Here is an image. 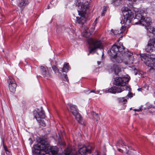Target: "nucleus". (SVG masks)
<instances>
[{
    "label": "nucleus",
    "mask_w": 155,
    "mask_h": 155,
    "mask_svg": "<svg viewBox=\"0 0 155 155\" xmlns=\"http://www.w3.org/2000/svg\"><path fill=\"white\" fill-rule=\"evenodd\" d=\"M91 33L88 31L84 30L82 34V35L84 37L88 38L90 35Z\"/></svg>",
    "instance_id": "nucleus-25"
},
{
    "label": "nucleus",
    "mask_w": 155,
    "mask_h": 155,
    "mask_svg": "<svg viewBox=\"0 0 155 155\" xmlns=\"http://www.w3.org/2000/svg\"><path fill=\"white\" fill-rule=\"evenodd\" d=\"M127 28H122V26H121V28L120 30V31L118 30H114L112 29L111 30V31L113 33L114 35H117V34H119L120 33H123L124 31L127 29Z\"/></svg>",
    "instance_id": "nucleus-16"
},
{
    "label": "nucleus",
    "mask_w": 155,
    "mask_h": 155,
    "mask_svg": "<svg viewBox=\"0 0 155 155\" xmlns=\"http://www.w3.org/2000/svg\"><path fill=\"white\" fill-rule=\"evenodd\" d=\"M138 23L137 22H136L135 23V24H138Z\"/></svg>",
    "instance_id": "nucleus-51"
},
{
    "label": "nucleus",
    "mask_w": 155,
    "mask_h": 155,
    "mask_svg": "<svg viewBox=\"0 0 155 155\" xmlns=\"http://www.w3.org/2000/svg\"><path fill=\"white\" fill-rule=\"evenodd\" d=\"M148 27L146 28L147 32L151 33L153 35H155V29L153 26H147Z\"/></svg>",
    "instance_id": "nucleus-22"
},
{
    "label": "nucleus",
    "mask_w": 155,
    "mask_h": 155,
    "mask_svg": "<svg viewBox=\"0 0 155 155\" xmlns=\"http://www.w3.org/2000/svg\"><path fill=\"white\" fill-rule=\"evenodd\" d=\"M68 105L70 107L71 112L73 115L77 114V112H78V109L75 105L71 104H68Z\"/></svg>",
    "instance_id": "nucleus-13"
},
{
    "label": "nucleus",
    "mask_w": 155,
    "mask_h": 155,
    "mask_svg": "<svg viewBox=\"0 0 155 155\" xmlns=\"http://www.w3.org/2000/svg\"><path fill=\"white\" fill-rule=\"evenodd\" d=\"M29 3V0H21L18 5L21 10H23Z\"/></svg>",
    "instance_id": "nucleus-12"
},
{
    "label": "nucleus",
    "mask_w": 155,
    "mask_h": 155,
    "mask_svg": "<svg viewBox=\"0 0 155 155\" xmlns=\"http://www.w3.org/2000/svg\"><path fill=\"white\" fill-rule=\"evenodd\" d=\"M137 74V73H135V75H136Z\"/></svg>",
    "instance_id": "nucleus-52"
},
{
    "label": "nucleus",
    "mask_w": 155,
    "mask_h": 155,
    "mask_svg": "<svg viewBox=\"0 0 155 155\" xmlns=\"http://www.w3.org/2000/svg\"><path fill=\"white\" fill-rule=\"evenodd\" d=\"M5 152H6L7 151H9L8 149V148L7 149H6L5 150Z\"/></svg>",
    "instance_id": "nucleus-49"
},
{
    "label": "nucleus",
    "mask_w": 155,
    "mask_h": 155,
    "mask_svg": "<svg viewBox=\"0 0 155 155\" xmlns=\"http://www.w3.org/2000/svg\"><path fill=\"white\" fill-rule=\"evenodd\" d=\"M68 63L64 64L62 69V71L63 72H67L69 70V65Z\"/></svg>",
    "instance_id": "nucleus-23"
},
{
    "label": "nucleus",
    "mask_w": 155,
    "mask_h": 155,
    "mask_svg": "<svg viewBox=\"0 0 155 155\" xmlns=\"http://www.w3.org/2000/svg\"><path fill=\"white\" fill-rule=\"evenodd\" d=\"M74 115L75 117L76 120L80 123L81 124H82L83 121H82V118L80 114L78 113V112H77V114H76Z\"/></svg>",
    "instance_id": "nucleus-20"
},
{
    "label": "nucleus",
    "mask_w": 155,
    "mask_h": 155,
    "mask_svg": "<svg viewBox=\"0 0 155 155\" xmlns=\"http://www.w3.org/2000/svg\"><path fill=\"white\" fill-rule=\"evenodd\" d=\"M143 87L144 88V89L145 91H148L149 90V88H150V87L148 85L146 84Z\"/></svg>",
    "instance_id": "nucleus-33"
},
{
    "label": "nucleus",
    "mask_w": 155,
    "mask_h": 155,
    "mask_svg": "<svg viewBox=\"0 0 155 155\" xmlns=\"http://www.w3.org/2000/svg\"><path fill=\"white\" fill-rule=\"evenodd\" d=\"M87 40L89 45L90 53L95 51L97 49L102 48V42L100 40L92 38H89Z\"/></svg>",
    "instance_id": "nucleus-6"
},
{
    "label": "nucleus",
    "mask_w": 155,
    "mask_h": 155,
    "mask_svg": "<svg viewBox=\"0 0 155 155\" xmlns=\"http://www.w3.org/2000/svg\"><path fill=\"white\" fill-rule=\"evenodd\" d=\"M42 126H45V121L43 120H41V119L39 121H37Z\"/></svg>",
    "instance_id": "nucleus-31"
},
{
    "label": "nucleus",
    "mask_w": 155,
    "mask_h": 155,
    "mask_svg": "<svg viewBox=\"0 0 155 155\" xmlns=\"http://www.w3.org/2000/svg\"><path fill=\"white\" fill-rule=\"evenodd\" d=\"M94 92V90H91V92Z\"/></svg>",
    "instance_id": "nucleus-50"
},
{
    "label": "nucleus",
    "mask_w": 155,
    "mask_h": 155,
    "mask_svg": "<svg viewBox=\"0 0 155 155\" xmlns=\"http://www.w3.org/2000/svg\"><path fill=\"white\" fill-rule=\"evenodd\" d=\"M137 0H132V2H136Z\"/></svg>",
    "instance_id": "nucleus-46"
},
{
    "label": "nucleus",
    "mask_w": 155,
    "mask_h": 155,
    "mask_svg": "<svg viewBox=\"0 0 155 155\" xmlns=\"http://www.w3.org/2000/svg\"><path fill=\"white\" fill-rule=\"evenodd\" d=\"M17 87L16 84H13L11 85H9L8 87L10 91L12 92H14L15 91L16 88Z\"/></svg>",
    "instance_id": "nucleus-18"
},
{
    "label": "nucleus",
    "mask_w": 155,
    "mask_h": 155,
    "mask_svg": "<svg viewBox=\"0 0 155 155\" xmlns=\"http://www.w3.org/2000/svg\"><path fill=\"white\" fill-rule=\"evenodd\" d=\"M97 63L98 65H99L101 63V62L100 61H98L97 62Z\"/></svg>",
    "instance_id": "nucleus-44"
},
{
    "label": "nucleus",
    "mask_w": 155,
    "mask_h": 155,
    "mask_svg": "<svg viewBox=\"0 0 155 155\" xmlns=\"http://www.w3.org/2000/svg\"><path fill=\"white\" fill-rule=\"evenodd\" d=\"M5 152H6L7 151H9L8 149V148L7 149H6L5 150Z\"/></svg>",
    "instance_id": "nucleus-48"
},
{
    "label": "nucleus",
    "mask_w": 155,
    "mask_h": 155,
    "mask_svg": "<svg viewBox=\"0 0 155 155\" xmlns=\"http://www.w3.org/2000/svg\"><path fill=\"white\" fill-rule=\"evenodd\" d=\"M142 109L141 108H140L139 109H134V110L135 111L139 112L141 111Z\"/></svg>",
    "instance_id": "nucleus-36"
},
{
    "label": "nucleus",
    "mask_w": 155,
    "mask_h": 155,
    "mask_svg": "<svg viewBox=\"0 0 155 155\" xmlns=\"http://www.w3.org/2000/svg\"><path fill=\"white\" fill-rule=\"evenodd\" d=\"M144 90V88L143 87L141 88H139L137 89V90L138 91H142V90Z\"/></svg>",
    "instance_id": "nucleus-37"
},
{
    "label": "nucleus",
    "mask_w": 155,
    "mask_h": 155,
    "mask_svg": "<svg viewBox=\"0 0 155 155\" xmlns=\"http://www.w3.org/2000/svg\"><path fill=\"white\" fill-rule=\"evenodd\" d=\"M145 50L148 52H151L155 50V47L150 41H149L147 46L145 48Z\"/></svg>",
    "instance_id": "nucleus-11"
},
{
    "label": "nucleus",
    "mask_w": 155,
    "mask_h": 155,
    "mask_svg": "<svg viewBox=\"0 0 155 155\" xmlns=\"http://www.w3.org/2000/svg\"><path fill=\"white\" fill-rule=\"evenodd\" d=\"M71 153V150L69 148H67L64 151V153L66 155H68L70 154Z\"/></svg>",
    "instance_id": "nucleus-29"
},
{
    "label": "nucleus",
    "mask_w": 155,
    "mask_h": 155,
    "mask_svg": "<svg viewBox=\"0 0 155 155\" xmlns=\"http://www.w3.org/2000/svg\"><path fill=\"white\" fill-rule=\"evenodd\" d=\"M52 68L54 72L55 73H56L59 72V70L55 65H53L52 66Z\"/></svg>",
    "instance_id": "nucleus-30"
},
{
    "label": "nucleus",
    "mask_w": 155,
    "mask_h": 155,
    "mask_svg": "<svg viewBox=\"0 0 155 155\" xmlns=\"http://www.w3.org/2000/svg\"><path fill=\"white\" fill-rule=\"evenodd\" d=\"M97 21V19H96V20H95V21H94V24H96V21Z\"/></svg>",
    "instance_id": "nucleus-47"
},
{
    "label": "nucleus",
    "mask_w": 155,
    "mask_h": 155,
    "mask_svg": "<svg viewBox=\"0 0 155 155\" xmlns=\"http://www.w3.org/2000/svg\"><path fill=\"white\" fill-rule=\"evenodd\" d=\"M51 8L50 5H48V8L49 9Z\"/></svg>",
    "instance_id": "nucleus-45"
},
{
    "label": "nucleus",
    "mask_w": 155,
    "mask_h": 155,
    "mask_svg": "<svg viewBox=\"0 0 155 155\" xmlns=\"http://www.w3.org/2000/svg\"><path fill=\"white\" fill-rule=\"evenodd\" d=\"M147 13V10L145 9L140 10L135 13V18L139 20V24L145 26V28L149 26L151 23L150 18L145 17Z\"/></svg>",
    "instance_id": "nucleus-5"
},
{
    "label": "nucleus",
    "mask_w": 155,
    "mask_h": 155,
    "mask_svg": "<svg viewBox=\"0 0 155 155\" xmlns=\"http://www.w3.org/2000/svg\"><path fill=\"white\" fill-rule=\"evenodd\" d=\"M64 78L67 81H68V78L66 74H64Z\"/></svg>",
    "instance_id": "nucleus-38"
},
{
    "label": "nucleus",
    "mask_w": 155,
    "mask_h": 155,
    "mask_svg": "<svg viewBox=\"0 0 155 155\" xmlns=\"http://www.w3.org/2000/svg\"><path fill=\"white\" fill-rule=\"evenodd\" d=\"M124 17V20L120 21L122 28H128L129 24L134 17V13L128 8L124 7L121 9Z\"/></svg>",
    "instance_id": "nucleus-4"
},
{
    "label": "nucleus",
    "mask_w": 155,
    "mask_h": 155,
    "mask_svg": "<svg viewBox=\"0 0 155 155\" xmlns=\"http://www.w3.org/2000/svg\"><path fill=\"white\" fill-rule=\"evenodd\" d=\"M88 4L89 3L88 1L84 3H82L81 6V7L83 10L81 11H84L86 13V9L87 8Z\"/></svg>",
    "instance_id": "nucleus-21"
},
{
    "label": "nucleus",
    "mask_w": 155,
    "mask_h": 155,
    "mask_svg": "<svg viewBox=\"0 0 155 155\" xmlns=\"http://www.w3.org/2000/svg\"><path fill=\"white\" fill-rule=\"evenodd\" d=\"M127 153H128V154L127 155H134V154L132 153H129L127 152Z\"/></svg>",
    "instance_id": "nucleus-43"
},
{
    "label": "nucleus",
    "mask_w": 155,
    "mask_h": 155,
    "mask_svg": "<svg viewBox=\"0 0 155 155\" xmlns=\"http://www.w3.org/2000/svg\"><path fill=\"white\" fill-rule=\"evenodd\" d=\"M103 11H104V12H105L106 11V8L105 7H104V9L103 10Z\"/></svg>",
    "instance_id": "nucleus-42"
},
{
    "label": "nucleus",
    "mask_w": 155,
    "mask_h": 155,
    "mask_svg": "<svg viewBox=\"0 0 155 155\" xmlns=\"http://www.w3.org/2000/svg\"><path fill=\"white\" fill-rule=\"evenodd\" d=\"M105 12H104V11H102V12L101 13V15L102 16H103L104 15L105 13Z\"/></svg>",
    "instance_id": "nucleus-39"
},
{
    "label": "nucleus",
    "mask_w": 155,
    "mask_h": 155,
    "mask_svg": "<svg viewBox=\"0 0 155 155\" xmlns=\"http://www.w3.org/2000/svg\"><path fill=\"white\" fill-rule=\"evenodd\" d=\"M118 100L119 102L123 104H125L127 101V99L124 97L120 98L118 99Z\"/></svg>",
    "instance_id": "nucleus-28"
},
{
    "label": "nucleus",
    "mask_w": 155,
    "mask_h": 155,
    "mask_svg": "<svg viewBox=\"0 0 155 155\" xmlns=\"http://www.w3.org/2000/svg\"><path fill=\"white\" fill-rule=\"evenodd\" d=\"M129 81L128 78L125 77H117L115 80L114 84L116 85L120 86V87H114L106 90V92H109L112 94L120 93L126 89L130 90V87L126 86Z\"/></svg>",
    "instance_id": "nucleus-3"
},
{
    "label": "nucleus",
    "mask_w": 155,
    "mask_h": 155,
    "mask_svg": "<svg viewBox=\"0 0 155 155\" xmlns=\"http://www.w3.org/2000/svg\"><path fill=\"white\" fill-rule=\"evenodd\" d=\"M123 145H124L125 146H126L125 143H124L122 140H119V141L117 142L116 144V145L117 146H119L120 147V145L122 146Z\"/></svg>",
    "instance_id": "nucleus-26"
},
{
    "label": "nucleus",
    "mask_w": 155,
    "mask_h": 155,
    "mask_svg": "<svg viewBox=\"0 0 155 155\" xmlns=\"http://www.w3.org/2000/svg\"><path fill=\"white\" fill-rule=\"evenodd\" d=\"M127 97H132V94L131 93L129 92Z\"/></svg>",
    "instance_id": "nucleus-35"
},
{
    "label": "nucleus",
    "mask_w": 155,
    "mask_h": 155,
    "mask_svg": "<svg viewBox=\"0 0 155 155\" xmlns=\"http://www.w3.org/2000/svg\"><path fill=\"white\" fill-rule=\"evenodd\" d=\"M111 69L112 71H114L116 74H117L120 71L121 68L119 65L114 64Z\"/></svg>",
    "instance_id": "nucleus-15"
},
{
    "label": "nucleus",
    "mask_w": 155,
    "mask_h": 155,
    "mask_svg": "<svg viewBox=\"0 0 155 155\" xmlns=\"http://www.w3.org/2000/svg\"><path fill=\"white\" fill-rule=\"evenodd\" d=\"M125 48L123 46H117L114 45L108 51L111 57V60L114 62L121 63L123 61L126 64L133 63V53L128 51H124Z\"/></svg>",
    "instance_id": "nucleus-1"
},
{
    "label": "nucleus",
    "mask_w": 155,
    "mask_h": 155,
    "mask_svg": "<svg viewBox=\"0 0 155 155\" xmlns=\"http://www.w3.org/2000/svg\"><path fill=\"white\" fill-rule=\"evenodd\" d=\"M39 143L34 147L33 153L35 155H45L51 153L52 154L58 153V149L56 146L50 147L49 142L45 137H40L38 140Z\"/></svg>",
    "instance_id": "nucleus-2"
},
{
    "label": "nucleus",
    "mask_w": 155,
    "mask_h": 155,
    "mask_svg": "<svg viewBox=\"0 0 155 155\" xmlns=\"http://www.w3.org/2000/svg\"><path fill=\"white\" fill-rule=\"evenodd\" d=\"M1 139H2V143H3V144L4 149L5 150L6 149H7V147L6 146H5V145L4 144V138L3 137H1Z\"/></svg>",
    "instance_id": "nucleus-32"
},
{
    "label": "nucleus",
    "mask_w": 155,
    "mask_h": 155,
    "mask_svg": "<svg viewBox=\"0 0 155 155\" xmlns=\"http://www.w3.org/2000/svg\"><path fill=\"white\" fill-rule=\"evenodd\" d=\"M40 69L42 75L44 77H47L49 76L48 69L47 68L41 66V67Z\"/></svg>",
    "instance_id": "nucleus-14"
},
{
    "label": "nucleus",
    "mask_w": 155,
    "mask_h": 155,
    "mask_svg": "<svg viewBox=\"0 0 155 155\" xmlns=\"http://www.w3.org/2000/svg\"><path fill=\"white\" fill-rule=\"evenodd\" d=\"M122 2V0H113L111 1V3L115 6L120 5Z\"/></svg>",
    "instance_id": "nucleus-19"
},
{
    "label": "nucleus",
    "mask_w": 155,
    "mask_h": 155,
    "mask_svg": "<svg viewBox=\"0 0 155 155\" xmlns=\"http://www.w3.org/2000/svg\"><path fill=\"white\" fill-rule=\"evenodd\" d=\"M79 15L80 17H77V21L79 24H83L86 22V19L84 17L85 13L84 11H80L78 10Z\"/></svg>",
    "instance_id": "nucleus-10"
},
{
    "label": "nucleus",
    "mask_w": 155,
    "mask_h": 155,
    "mask_svg": "<svg viewBox=\"0 0 155 155\" xmlns=\"http://www.w3.org/2000/svg\"><path fill=\"white\" fill-rule=\"evenodd\" d=\"M76 2L75 5L76 6H79L81 5L80 2H79V1L76 0Z\"/></svg>",
    "instance_id": "nucleus-34"
},
{
    "label": "nucleus",
    "mask_w": 155,
    "mask_h": 155,
    "mask_svg": "<svg viewBox=\"0 0 155 155\" xmlns=\"http://www.w3.org/2000/svg\"><path fill=\"white\" fill-rule=\"evenodd\" d=\"M92 114L94 119L96 121H98L99 120L100 118L97 114L95 112H93Z\"/></svg>",
    "instance_id": "nucleus-27"
},
{
    "label": "nucleus",
    "mask_w": 155,
    "mask_h": 155,
    "mask_svg": "<svg viewBox=\"0 0 155 155\" xmlns=\"http://www.w3.org/2000/svg\"><path fill=\"white\" fill-rule=\"evenodd\" d=\"M7 82L8 84V85L12 84L13 83L16 84L14 78L12 77H8Z\"/></svg>",
    "instance_id": "nucleus-24"
},
{
    "label": "nucleus",
    "mask_w": 155,
    "mask_h": 155,
    "mask_svg": "<svg viewBox=\"0 0 155 155\" xmlns=\"http://www.w3.org/2000/svg\"><path fill=\"white\" fill-rule=\"evenodd\" d=\"M151 64H152L153 65V66H147L148 67V70L151 73H153L155 72V59L153 60V62H151Z\"/></svg>",
    "instance_id": "nucleus-17"
},
{
    "label": "nucleus",
    "mask_w": 155,
    "mask_h": 155,
    "mask_svg": "<svg viewBox=\"0 0 155 155\" xmlns=\"http://www.w3.org/2000/svg\"><path fill=\"white\" fill-rule=\"evenodd\" d=\"M117 150L120 152H123V150L120 149V148H117Z\"/></svg>",
    "instance_id": "nucleus-41"
},
{
    "label": "nucleus",
    "mask_w": 155,
    "mask_h": 155,
    "mask_svg": "<svg viewBox=\"0 0 155 155\" xmlns=\"http://www.w3.org/2000/svg\"><path fill=\"white\" fill-rule=\"evenodd\" d=\"M141 59L143 61V59L145 60L144 62L146 65L150 66H153V65L151 64V62H153L154 60H155V55L153 54L149 55L146 54H143L140 55Z\"/></svg>",
    "instance_id": "nucleus-7"
},
{
    "label": "nucleus",
    "mask_w": 155,
    "mask_h": 155,
    "mask_svg": "<svg viewBox=\"0 0 155 155\" xmlns=\"http://www.w3.org/2000/svg\"><path fill=\"white\" fill-rule=\"evenodd\" d=\"M6 153L7 155H10V152L9 151H7L6 152Z\"/></svg>",
    "instance_id": "nucleus-40"
},
{
    "label": "nucleus",
    "mask_w": 155,
    "mask_h": 155,
    "mask_svg": "<svg viewBox=\"0 0 155 155\" xmlns=\"http://www.w3.org/2000/svg\"><path fill=\"white\" fill-rule=\"evenodd\" d=\"M92 150V147L91 146H84L80 148L78 153L77 152L75 155H86L90 153Z\"/></svg>",
    "instance_id": "nucleus-9"
},
{
    "label": "nucleus",
    "mask_w": 155,
    "mask_h": 155,
    "mask_svg": "<svg viewBox=\"0 0 155 155\" xmlns=\"http://www.w3.org/2000/svg\"><path fill=\"white\" fill-rule=\"evenodd\" d=\"M33 114L37 121H39L41 118H45V112L42 107L38 109L37 111H34Z\"/></svg>",
    "instance_id": "nucleus-8"
}]
</instances>
